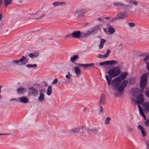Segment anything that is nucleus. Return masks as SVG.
Wrapping results in <instances>:
<instances>
[{"label":"nucleus","instance_id":"f257e3e1","mask_svg":"<svg viewBox=\"0 0 149 149\" xmlns=\"http://www.w3.org/2000/svg\"><path fill=\"white\" fill-rule=\"evenodd\" d=\"M120 73V69L119 67L113 68L107 72V73L109 74V76L106 75V77L109 85L111 84V78L117 76Z\"/></svg>","mask_w":149,"mask_h":149},{"label":"nucleus","instance_id":"f03ea898","mask_svg":"<svg viewBox=\"0 0 149 149\" xmlns=\"http://www.w3.org/2000/svg\"><path fill=\"white\" fill-rule=\"evenodd\" d=\"M143 101V97L142 95L140 94L137 97L136 103L138 105V107L140 114L143 116L144 119L146 120V116L144 113L141 107L139 104H142Z\"/></svg>","mask_w":149,"mask_h":149},{"label":"nucleus","instance_id":"7ed1b4c3","mask_svg":"<svg viewBox=\"0 0 149 149\" xmlns=\"http://www.w3.org/2000/svg\"><path fill=\"white\" fill-rule=\"evenodd\" d=\"M147 75L143 74L141 78L140 85L141 87L143 89L145 87L147 81Z\"/></svg>","mask_w":149,"mask_h":149},{"label":"nucleus","instance_id":"20e7f679","mask_svg":"<svg viewBox=\"0 0 149 149\" xmlns=\"http://www.w3.org/2000/svg\"><path fill=\"white\" fill-rule=\"evenodd\" d=\"M127 15L125 13H119L116 17L114 18H112L111 21H114L118 19H121L124 18H126L127 17Z\"/></svg>","mask_w":149,"mask_h":149},{"label":"nucleus","instance_id":"39448f33","mask_svg":"<svg viewBox=\"0 0 149 149\" xmlns=\"http://www.w3.org/2000/svg\"><path fill=\"white\" fill-rule=\"evenodd\" d=\"M28 61V60L24 56H22V58L19 60H14L13 61V62L17 64L19 63H20L22 64H24Z\"/></svg>","mask_w":149,"mask_h":149},{"label":"nucleus","instance_id":"423d86ee","mask_svg":"<svg viewBox=\"0 0 149 149\" xmlns=\"http://www.w3.org/2000/svg\"><path fill=\"white\" fill-rule=\"evenodd\" d=\"M121 79L120 77H117L114 79L112 81V84L116 87H118L120 83Z\"/></svg>","mask_w":149,"mask_h":149},{"label":"nucleus","instance_id":"0eeeda50","mask_svg":"<svg viewBox=\"0 0 149 149\" xmlns=\"http://www.w3.org/2000/svg\"><path fill=\"white\" fill-rule=\"evenodd\" d=\"M71 36L72 38H78L81 37V33L79 31H75L71 34Z\"/></svg>","mask_w":149,"mask_h":149},{"label":"nucleus","instance_id":"6e6552de","mask_svg":"<svg viewBox=\"0 0 149 149\" xmlns=\"http://www.w3.org/2000/svg\"><path fill=\"white\" fill-rule=\"evenodd\" d=\"M127 83V81H125L122 83L120 86L118 88V91L119 92L123 90L124 88L126 86Z\"/></svg>","mask_w":149,"mask_h":149},{"label":"nucleus","instance_id":"1a4fd4ad","mask_svg":"<svg viewBox=\"0 0 149 149\" xmlns=\"http://www.w3.org/2000/svg\"><path fill=\"white\" fill-rule=\"evenodd\" d=\"M30 91L29 92L31 95H35L38 94V91L36 89L33 87H31L29 88Z\"/></svg>","mask_w":149,"mask_h":149},{"label":"nucleus","instance_id":"9d476101","mask_svg":"<svg viewBox=\"0 0 149 149\" xmlns=\"http://www.w3.org/2000/svg\"><path fill=\"white\" fill-rule=\"evenodd\" d=\"M110 52L111 51L110 50L108 49L107 50L106 54L103 55L100 54H99L98 55V57L100 58H107L110 53Z\"/></svg>","mask_w":149,"mask_h":149},{"label":"nucleus","instance_id":"9b49d317","mask_svg":"<svg viewBox=\"0 0 149 149\" xmlns=\"http://www.w3.org/2000/svg\"><path fill=\"white\" fill-rule=\"evenodd\" d=\"M95 65V64L93 63H90V64H77V65L79 67H83L85 68H87L88 67H93Z\"/></svg>","mask_w":149,"mask_h":149},{"label":"nucleus","instance_id":"f8f14e48","mask_svg":"<svg viewBox=\"0 0 149 149\" xmlns=\"http://www.w3.org/2000/svg\"><path fill=\"white\" fill-rule=\"evenodd\" d=\"M144 109L146 112H149V103L147 102H144L143 106Z\"/></svg>","mask_w":149,"mask_h":149},{"label":"nucleus","instance_id":"ddd939ff","mask_svg":"<svg viewBox=\"0 0 149 149\" xmlns=\"http://www.w3.org/2000/svg\"><path fill=\"white\" fill-rule=\"evenodd\" d=\"M17 91L19 93L22 94L27 91V89L24 88H20L17 89Z\"/></svg>","mask_w":149,"mask_h":149},{"label":"nucleus","instance_id":"4468645a","mask_svg":"<svg viewBox=\"0 0 149 149\" xmlns=\"http://www.w3.org/2000/svg\"><path fill=\"white\" fill-rule=\"evenodd\" d=\"M86 12L85 10H79L76 12V14H77L79 16L83 15Z\"/></svg>","mask_w":149,"mask_h":149},{"label":"nucleus","instance_id":"2eb2a0df","mask_svg":"<svg viewBox=\"0 0 149 149\" xmlns=\"http://www.w3.org/2000/svg\"><path fill=\"white\" fill-rule=\"evenodd\" d=\"M106 40L104 39H100V43L99 45V47L100 49H102L103 48L104 43L106 42Z\"/></svg>","mask_w":149,"mask_h":149},{"label":"nucleus","instance_id":"dca6fc26","mask_svg":"<svg viewBox=\"0 0 149 149\" xmlns=\"http://www.w3.org/2000/svg\"><path fill=\"white\" fill-rule=\"evenodd\" d=\"M114 5L118 7H120L122 8L125 7V5L123 4L120 2H116L114 3Z\"/></svg>","mask_w":149,"mask_h":149},{"label":"nucleus","instance_id":"f3484780","mask_svg":"<svg viewBox=\"0 0 149 149\" xmlns=\"http://www.w3.org/2000/svg\"><path fill=\"white\" fill-rule=\"evenodd\" d=\"M20 102H21L26 103H27L29 100L28 99L25 97H22L19 98Z\"/></svg>","mask_w":149,"mask_h":149},{"label":"nucleus","instance_id":"a211bd4d","mask_svg":"<svg viewBox=\"0 0 149 149\" xmlns=\"http://www.w3.org/2000/svg\"><path fill=\"white\" fill-rule=\"evenodd\" d=\"M140 129L141 132V133L143 136H145L146 135V132L144 130V128L142 127L141 125H139L138 127Z\"/></svg>","mask_w":149,"mask_h":149},{"label":"nucleus","instance_id":"6ab92c4d","mask_svg":"<svg viewBox=\"0 0 149 149\" xmlns=\"http://www.w3.org/2000/svg\"><path fill=\"white\" fill-rule=\"evenodd\" d=\"M39 54L38 52H35L33 53H30L29 54V56L31 58L37 57L39 56Z\"/></svg>","mask_w":149,"mask_h":149},{"label":"nucleus","instance_id":"aec40b11","mask_svg":"<svg viewBox=\"0 0 149 149\" xmlns=\"http://www.w3.org/2000/svg\"><path fill=\"white\" fill-rule=\"evenodd\" d=\"M74 70L76 75H79L81 74V71L78 67H75L74 68Z\"/></svg>","mask_w":149,"mask_h":149},{"label":"nucleus","instance_id":"412c9836","mask_svg":"<svg viewBox=\"0 0 149 149\" xmlns=\"http://www.w3.org/2000/svg\"><path fill=\"white\" fill-rule=\"evenodd\" d=\"M52 91V87L50 86H49L48 87L47 91V94L48 95H50L51 94Z\"/></svg>","mask_w":149,"mask_h":149},{"label":"nucleus","instance_id":"4be33fe9","mask_svg":"<svg viewBox=\"0 0 149 149\" xmlns=\"http://www.w3.org/2000/svg\"><path fill=\"white\" fill-rule=\"evenodd\" d=\"M127 74V73L126 72H123L122 73L120 76L121 79H122L123 80L126 77Z\"/></svg>","mask_w":149,"mask_h":149},{"label":"nucleus","instance_id":"5701e85b","mask_svg":"<svg viewBox=\"0 0 149 149\" xmlns=\"http://www.w3.org/2000/svg\"><path fill=\"white\" fill-rule=\"evenodd\" d=\"M115 31V30L113 28L110 27L108 30V33L109 34H113Z\"/></svg>","mask_w":149,"mask_h":149},{"label":"nucleus","instance_id":"b1692460","mask_svg":"<svg viewBox=\"0 0 149 149\" xmlns=\"http://www.w3.org/2000/svg\"><path fill=\"white\" fill-rule=\"evenodd\" d=\"M105 98V95L104 94H102L101 95V97L100 99V103H102L103 102Z\"/></svg>","mask_w":149,"mask_h":149},{"label":"nucleus","instance_id":"393cba45","mask_svg":"<svg viewBox=\"0 0 149 149\" xmlns=\"http://www.w3.org/2000/svg\"><path fill=\"white\" fill-rule=\"evenodd\" d=\"M78 56L77 55H74L73 57L71 58L70 60L72 62H74L77 60L78 58Z\"/></svg>","mask_w":149,"mask_h":149},{"label":"nucleus","instance_id":"a878e982","mask_svg":"<svg viewBox=\"0 0 149 149\" xmlns=\"http://www.w3.org/2000/svg\"><path fill=\"white\" fill-rule=\"evenodd\" d=\"M44 99V95L42 93H40V96L39 97V100L40 101H42Z\"/></svg>","mask_w":149,"mask_h":149},{"label":"nucleus","instance_id":"bb28decb","mask_svg":"<svg viewBox=\"0 0 149 149\" xmlns=\"http://www.w3.org/2000/svg\"><path fill=\"white\" fill-rule=\"evenodd\" d=\"M12 0H5L4 3L6 6L11 3Z\"/></svg>","mask_w":149,"mask_h":149},{"label":"nucleus","instance_id":"cd10ccee","mask_svg":"<svg viewBox=\"0 0 149 149\" xmlns=\"http://www.w3.org/2000/svg\"><path fill=\"white\" fill-rule=\"evenodd\" d=\"M146 95L148 97H149V88H147L145 91Z\"/></svg>","mask_w":149,"mask_h":149},{"label":"nucleus","instance_id":"c85d7f7f","mask_svg":"<svg viewBox=\"0 0 149 149\" xmlns=\"http://www.w3.org/2000/svg\"><path fill=\"white\" fill-rule=\"evenodd\" d=\"M63 3H64V2H55L53 3V5H54V6H57L59 5H61Z\"/></svg>","mask_w":149,"mask_h":149},{"label":"nucleus","instance_id":"c756f323","mask_svg":"<svg viewBox=\"0 0 149 149\" xmlns=\"http://www.w3.org/2000/svg\"><path fill=\"white\" fill-rule=\"evenodd\" d=\"M27 66L29 68H36L37 67V65L36 64L33 65L28 64L27 65Z\"/></svg>","mask_w":149,"mask_h":149},{"label":"nucleus","instance_id":"7c9ffc66","mask_svg":"<svg viewBox=\"0 0 149 149\" xmlns=\"http://www.w3.org/2000/svg\"><path fill=\"white\" fill-rule=\"evenodd\" d=\"M92 31H88L87 32L84 34V35L85 37L87 36L90 35L92 34Z\"/></svg>","mask_w":149,"mask_h":149},{"label":"nucleus","instance_id":"2f4dec72","mask_svg":"<svg viewBox=\"0 0 149 149\" xmlns=\"http://www.w3.org/2000/svg\"><path fill=\"white\" fill-rule=\"evenodd\" d=\"M130 3H132L133 4L135 5H138V3L137 1H130Z\"/></svg>","mask_w":149,"mask_h":149},{"label":"nucleus","instance_id":"473e14b6","mask_svg":"<svg viewBox=\"0 0 149 149\" xmlns=\"http://www.w3.org/2000/svg\"><path fill=\"white\" fill-rule=\"evenodd\" d=\"M110 118L109 117H107L106 118V120L105 121V123L108 124L109 123V122L110 121Z\"/></svg>","mask_w":149,"mask_h":149},{"label":"nucleus","instance_id":"72a5a7b5","mask_svg":"<svg viewBox=\"0 0 149 149\" xmlns=\"http://www.w3.org/2000/svg\"><path fill=\"white\" fill-rule=\"evenodd\" d=\"M138 91V89L137 88H135L134 89H132V91L133 92L134 95L135 93H136Z\"/></svg>","mask_w":149,"mask_h":149},{"label":"nucleus","instance_id":"f704fd0d","mask_svg":"<svg viewBox=\"0 0 149 149\" xmlns=\"http://www.w3.org/2000/svg\"><path fill=\"white\" fill-rule=\"evenodd\" d=\"M107 64H112L114 63L115 61H107Z\"/></svg>","mask_w":149,"mask_h":149},{"label":"nucleus","instance_id":"c9c22d12","mask_svg":"<svg viewBox=\"0 0 149 149\" xmlns=\"http://www.w3.org/2000/svg\"><path fill=\"white\" fill-rule=\"evenodd\" d=\"M107 62H107V61H105L104 62H101L100 63V65H108Z\"/></svg>","mask_w":149,"mask_h":149},{"label":"nucleus","instance_id":"e433bc0d","mask_svg":"<svg viewBox=\"0 0 149 149\" xmlns=\"http://www.w3.org/2000/svg\"><path fill=\"white\" fill-rule=\"evenodd\" d=\"M58 81V80L57 79H55L53 81H52V84H54L56 83Z\"/></svg>","mask_w":149,"mask_h":149},{"label":"nucleus","instance_id":"4c0bfd02","mask_svg":"<svg viewBox=\"0 0 149 149\" xmlns=\"http://www.w3.org/2000/svg\"><path fill=\"white\" fill-rule=\"evenodd\" d=\"M145 125L146 126H149V121L148 120H146L145 122Z\"/></svg>","mask_w":149,"mask_h":149},{"label":"nucleus","instance_id":"58836bf2","mask_svg":"<svg viewBox=\"0 0 149 149\" xmlns=\"http://www.w3.org/2000/svg\"><path fill=\"white\" fill-rule=\"evenodd\" d=\"M72 76V75L70 74V73H68V75H66V77L67 78L69 79L70 77Z\"/></svg>","mask_w":149,"mask_h":149},{"label":"nucleus","instance_id":"ea45409f","mask_svg":"<svg viewBox=\"0 0 149 149\" xmlns=\"http://www.w3.org/2000/svg\"><path fill=\"white\" fill-rule=\"evenodd\" d=\"M129 25L130 27H132L134 26V24L133 23H129Z\"/></svg>","mask_w":149,"mask_h":149},{"label":"nucleus","instance_id":"a19ab883","mask_svg":"<svg viewBox=\"0 0 149 149\" xmlns=\"http://www.w3.org/2000/svg\"><path fill=\"white\" fill-rule=\"evenodd\" d=\"M148 59H149V54H148L146 56L145 58L143 59V61L146 62V60Z\"/></svg>","mask_w":149,"mask_h":149},{"label":"nucleus","instance_id":"79ce46f5","mask_svg":"<svg viewBox=\"0 0 149 149\" xmlns=\"http://www.w3.org/2000/svg\"><path fill=\"white\" fill-rule=\"evenodd\" d=\"M146 68L149 71V63H146Z\"/></svg>","mask_w":149,"mask_h":149},{"label":"nucleus","instance_id":"37998d69","mask_svg":"<svg viewBox=\"0 0 149 149\" xmlns=\"http://www.w3.org/2000/svg\"><path fill=\"white\" fill-rule=\"evenodd\" d=\"M44 84L46 86H47L48 85L46 81H44L43 82Z\"/></svg>","mask_w":149,"mask_h":149},{"label":"nucleus","instance_id":"c03bdc74","mask_svg":"<svg viewBox=\"0 0 149 149\" xmlns=\"http://www.w3.org/2000/svg\"><path fill=\"white\" fill-rule=\"evenodd\" d=\"M97 20L99 21L102 20V19L100 18H97Z\"/></svg>","mask_w":149,"mask_h":149},{"label":"nucleus","instance_id":"a18cd8bd","mask_svg":"<svg viewBox=\"0 0 149 149\" xmlns=\"http://www.w3.org/2000/svg\"><path fill=\"white\" fill-rule=\"evenodd\" d=\"M70 35H68L65 36L64 37H65V38H66L68 37H70Z\"/></svg>","mask_w":149,"mask_h":149},{"label":"nucleus","instance_id":"49530a36","mask_svg":"<svg viewBox=\"0 0 149 149\" xmlns=\"http://www.w3.org/2000/svg\"><path fill=\"white\" fill-rule=\"evenodd\" d=\"M100 107L101 108V109H100V111L101 112H102L103 111H102L103 108L102 107Z\"/></svg>","mask_w":149,"mask_h":149},{"label":"nucleus","instance_id":"de8ad7c7","mask_svg":"<svg viewBox=\"0 0 149 149\" xmlns=\"http://www.w3.org/2000/svg\"><path fill=\"white\" fill-rule=\"evenodd\" d=\"M2 15L0 14V21L2 19Z\"/></svg>","mask_w":149,"mask_h":149},{"label":"nucleus","instance_id":"09e8293b","mask_svg":"<svg viewBox=\"0 0 149 149\" xmlns=\"http://www.w3.org/2000/svg\"><path fill=\"white\" fill-rule=\"evenodd\" d=\"M41 17H42L41 16H40L36 18V19H40L41 18Z\"/></svg>","mask_w":149,"mask_h":149},{"label":"nucleus","instance_id":"8fccbe9b","mask_svg":"<svg viewBox=\"0 0 149 149\" xmlns=\"http://www.w3.org/2000/svg\"><path fill=\"white\" fill-rule=\"evenodd\" d=\"M105 18L106 19H109L110 18L109 17H105Z\"/></svg>","mask_w":149,"mask_h":149},{"label":"nucleus","instance_id":"3c124183","mask_svg":"<svg viewBox=\"0 0 149 149\" xmlns=\"http://www.w3.org/2000/svg\"><path fill=\"white\" fill-rule=\"evenodd\" d=\"M104 31L105 32H106V29H104Z\"/></svg>","mask_w":149,"mask_h":149},{"label":"nucleus","instance_id":"603ef678","mask_svg":"<svg viewBox=\"0 0 149 149\" xmlns=\"http://www.w3.org/2000/svg\"><path fill=\"white\" fill-rule=\"evenodd\" d=\"M2 3V1L0 0V4Z\"/></svg>","mask_w":149,"mask_h":149},{"label":"nucleus","instance_id":"864d4df0","mask_svg":"<svg viewBox=\"0 0 149 149\" xmlns=\"http://www.w3.org/2000/svg\"><path fill=\"white\" fill-rule=\"evenodd\" d=\"M77 130L76 131L77 132H78L79 131V130L78 129H77Z\"/></svg>","mask_w":149,"mask_h":149},{"label":"nucleus","instance_id":"5fc2aeb1","mask_svg":"<svg viewBox=\"0 0 149 149\" xmlns=\"http://www.w3.org/2000/svg\"><path fill=\"white\" fill-rule=\"evenodd\" d=\"M99 38H101V36H99Z\"/></svg>","mask_w":149,"mask_h":149},{"label":"nucleus","instance_id":"6e6d98bb","mask_svg":"<svg viewBox=\"0 0 149 149\" xmlns=\"http://www.w3.org/2000/svg\"><path fill=\"white\" fill-rule=\"evenodd\" d=\"M1 134H0V135H1Z\"/></svg>","mask_w":149,"mask_h":149}]
</instances>
